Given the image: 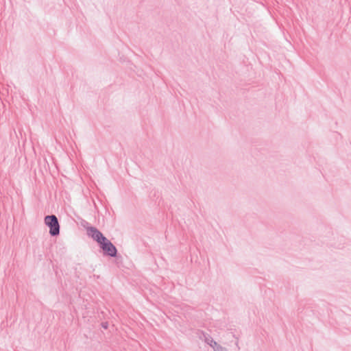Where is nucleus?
<instances>
[{
  "label": "nucleus",
  "mask_w": 351,
  "mask_h": 351,
  "mask_svg": "<svg viewBox=\"0 0 351 351\" xmlns=\"http://www.w3.org/2000/svg\"><path fill=\"white\" fill-rule=\"evenodd\" d=\"M88 234L100 245L105 254L110 256H116V247L101 232L95 228H90L88 229Z\"/></svg>",
  "instance_id": "nucleus-1"
},
{
  "label": "nucleus",
  "mask_w": 351,
  "mask_h": 351,
  "mask_svg": "<svg viewBox=\"0 0 351 351\" xmlns=\"http://www.w3.org/2000/svg\"><path fill=\"white\" fill-rule=\"evenodd\" d=\"M45 222L50 228L49 232L51 235L55 236L59 234L60 226L55 215L47 216L45 218Z\"/></svg>",
  "instance_id": "nucleus-2"
}]
</instances>
